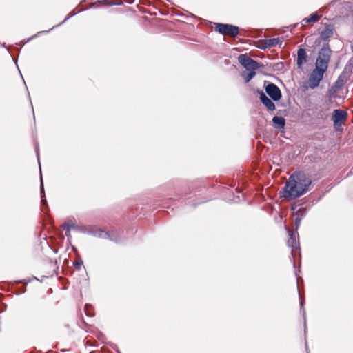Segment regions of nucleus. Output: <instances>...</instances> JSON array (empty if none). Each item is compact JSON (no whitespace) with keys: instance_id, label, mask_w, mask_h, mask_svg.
I'll use <instances>...</instances> for the list:
<instances>
[{"instance_id":"obj_1","label":"nucleus","mask_w":353,"mask_h":353,"mask_svg":"<svg viewBox=\"0 0 353 353\" xmlns=\"http://www.w3.org/2000/svg\"><path fill=\"white\" fill-rule=\"evenodd\" d=\"M312 184L311 179L303 172L299 171L292 174L285 183L281 196L292 200L303 195Z\"/></svg>"},{"instance_id":"obj_2","label":"nucleus","mask_w":353,"mask_h":353,"mask_svg":"<svg viewBox=\"0 0 353 353\" xmlns=\"http://www.w3.org/2000/svg\"><path fill=\"white\" fill-rule=\"evenodd\" d=\"M332 50L330 48V44H323L318 52L315 65H318L321 68L327 70L328 65L330 61Z\"/></svg>"},{"instance_id":"obj_3","label":"nucleus","mask_w":353,"mask_h":353,"mask_svg":"<svg viewBox=\"0 0 353 353\" xmlns=\"http://www.w3.org/2000/svg\"><path fill=\"white\" fill-rule=\"evenodd\" d=\"M326 71L327 70L325 68L315 65V68L312 71L309 77V87L310 89H314L319 86Z\"/></svg>"},{"instance_id":"obj_4","label":"nucleus","mask_w":353,"mask_h":353,"mask_svg":"<svg viewBox=\"0 0 353 353\" xmlns=\"http://www.w3.org/2000/svg\"><path fill=\"white\" fill-rule=\"evenodd\" d=\"M238 61L247 70H255L258 69L259 62L251 59L247 54H240L238 57Z\"/></svg>"},{"instance_id":"obj_5","label":"nucleus","mask_w":353,"mask_h":353,"mask_svg":"<svg viewBox=\"0 0 353 353\" xmlns=\"http://www.w3.org/2000/svg\"><path fill=\"white\" fill-rule=\"evenodd\" d=\"M267 94L274 101H278L281 99L282 94L279 87L273 83H268L265 87Z\"/></svg>"},{"instance_id":"obj_6","label":"nucleus","mask_w":353,"mask_h":353,"mask_svg":"<svg viewBox=\"0 0 353 353\" xmlns=\"http://www.w3.org/2000/svg\"><path fill=\"white\" fill-rule=\"evenodd\" d=\"M239 34V28L236 26L222 23V35L225 37L235 39Z\"/></svg>"},{"instance_id":"obj_7","label":"nucleus","mask_w":353,"mask_h":353,"mask_svg":"<svg viewBox=\"0 0 353 353\" xmlns=\"http://www.w3.org/2000/svg\"><path fill=\"white\" fill-rule=\"evenodd\" d=\"M335 28L333 24L325 23L324 28L320 32V39L323 41V44L329 43L330 39L333 37Z\"/></svg>"},{"instance_id":"obj_8","label":"nucleus","mask_w":353,"mask_h":353,"mask_svg":"<svg viewBox=\"0 0 353 353\" xmlns=\"http://www.w3.org/2000/svg\"><path fill=\"white\" fill-rule=\"evenodd\" d=\"M352 73V65L347 63L345 66L344 70L339 76L337 80L334 82V87L337 89L341 88L345 82L347 80L348 77Z\"/></svg>"},{"instance_id":"obj_9","label":"nucleus","mask_w":353,"mask_h":353,"mask_svg":"<svg viewBox=\"0 0 353 353\" xmlns=\"http://www.w3.org/2000/svg\"><path fill=\"white\" fill-rule=\"evenodd\" d=\"M347 117V113L346 111L340 109L334 110L332 114L334 126L336 128L337 126L341 125Z\"/></svg>"},{"instance_id":"obj_10","label":"nucleus","mask_w":353,"mask_h":353,"mask_svg":"<svg viewBox=\"0 0 353 353\" xmlns=\"http://www.w3.org/2000/svg\"><path fill=\"white\" fill-rule=\"evenodd\" d=\"M299 239V234L298 232L296 230L292 231L289 234V239L287 241V244L289 247L294 248V249H299V241L298 240Z\"/></svg>"},{"instance_id":"obj_11","label":"nucleus","mask_w":353,"mask_h":353,"mask_svg":"<svg viewBox=\"0 0 353 353\" xmlns=\"http://www.w3.org/2000/svg\"><path fill=\"white\" fill-rule=\"evenodd\" d=\"M259 98L261 102L268 108L269 110H274L275 105L273 103L272 99H270L268 97H267L263 92L261 91L259 92Z\"/></svg>"},{"instance_id":"obj_12","label":"nucleus","mask_w":353,"mask_h":353,"mask_svg":"<svg viewBox=\"0 0 353 353\" xmlns=\"http://www.w3.org/2000/svg\"><path fill=\"white\" fill-rule=\"evenodd\" d=\"M36 153H37V157L38 162H39V164L40 183H41L40 184V190H41V203H42L43 205H45V204H46V200L44 198L45 197L44 188H43V178H42L41 170V165H40V161H39V148H38L37 145L36 146Z\"/></svg>"},{"instance_id":"obj_13","label":"nucleus","mask_w":353,"mask_h":353,"mask_svg":"<svg viewBox=\"0 0 353 353\" xmlns=\"http://www.w3.org/2000/svg\"><path fill=\"white\" fill-rule=\"evenodd\" d=\"M307 54L304 48H299L297 51L296 65L301 68L302 65L306 62Z\"/></svg>"},{"instance_id":"obj_14","label":"nucleus","mask_w":353,"mask_h":353,"mask_svg":"<svg viewBox=\"0 0 353 353\" xmlns=\"http://www.w3.org/2000/svg\"><path fill=\"white\" fill-rule=\"evenodd\" d=\"M105 239H108L116 243H120L121 242V238L117 230H112L110 232L107 231V235L105 236Z\"/></svg>"},{"instance_id":"obj_15","label":"nucleus","mask_w":353,"mask_h":353,"mask_svg":"<svg viewBox=\"0 0 353 353\" xmlns=\"http://www.w3.org/2000/svg\"><path fill=\"white\" fill-rule=\"evenodd\" d=\"M272 123L279 130H283L285 125V120L281 116H274L272 118Z\"/></svg>"},{"instance_id":"obj_16","label":"nucleus","mask_w":353,"mask_h":353,"mask_svg":"<svg viewBox=\"0 0 353 353\" xmlns=\"http://www.w3.org/2000/svg\"><path fill=\"white\" fill-rule=\"evenodd\" d=\"M76 14V13H72L71 14H70L68 17H67L61 23L58 24V25H56V26H54L51 29L48 30H43V31H39L36 34L33 35L32 37H31L30 38L28 39L27 40V42L30 41V40L36 38L38 35H40L41 34H45V33H48L51 30L54 29V28L56 27H58L60 25L64 23L67 20H68L70 17L74 16Z\"/></svg>"},{"instance_id":"obj_17","label":"nucleus","mask_w":353,"mask_h":353,"mask_svg":"<svg viewBox=\"0 0 353 353\" xmlns=\"http://www.w3.org/2000/svg\"><path fill=\"white\" fill-rule=\"evenodd\" d=\"M281 43L280 38H272V39H268L264 40L265 45L263 47H261V48H271L274 46H276L279 45V43Z\"/></svg>"},{"instance_id":"obj_18","label":"nucleus","mask_w":353,"mask_h":353,"mask_svg":"<svg viewBox=\"0 0 353 353\" xmlns=\"http://www.w3.org/2000/svg\"><path fill=\"white\" fill-rule=\"evenodd\" d=\"M87 233L94 237H98L104 239H105V236L107 235V231H105L103 230H88L87 231Z\"/></svg>"},{"instance_id":"obj_19","label":"nucleus","mask_w":353,"mask_h":353,"mask_svg":"<svg viewBox=\"0 0 353 353\" xmlns=\"http://www.w3.org/2000/svg\"><path fill=\"white\" fill-rule=\"evenodd\" d=\"M221 191H222V195L223 194H224V195H228V197L226 198L227 200H228V201H235V198H234V195L233 191L232 190H230L229 188L223 187L222 185Z\"/></svg>"},{"instance_id":"obj_20","label":"nucleus","mask_w":353,"mask_h":353,"mask_svg":"<svg viewBox=\"0 0 353 353\" xmlns=\"http://www.w3.org/2000/svg\"><path fill=\"white\" fill-rule=\"evenodd\" d=\"M270 68L274 72H280L284 69V63L283 62L272 63L270 64Z\"/></svg>"},{"instance_id":"obj_21","label":"nucleus","mask_w":353,"mask_h":353,"mask_svg":"<svg viewBox=\"0 0 353 353\" xmlns=\"http://www.w3.org/2000/svg\"><path fill=\"white\" fill-rule=\"evenodd\" d=\"M320 16L317 13L312 14L309 17L304 18L303 21L306 23H310L319 21Z\"/></svg>"},{"instance_id":"obj_22","label":"nucleus","mask_w":353,"mask_h":353,"mask_svg":"<svg viewBox=\"0 0 353 353\" xmlns=\"http://www.w3.org/2000/svg\"><path fill=\"white\" fill-rule=\"evenodd\" d=\"M299 296H300V309H301V312H302L303 316L304 326H305L304 332L305 333L306 332V317H305V311L303 307L304 299L301 297L300 294H299Z\"/></svg>"},{"instance_id":"obj_23","label":"nucleus","mask_w":353,"mask_h":353,"mask_svg":"<svg viewBox=\"0 0 353 353\" xmlns=\"http://www.w3.org/2000/svg\"><path fill=\"white\" fill-rule=\"evenodd\" d=\"M304 216V213L301 210H299L296 212L295 225L296 229L300 225L301 219Z\"/></svg>"},{"instance_id":"obj_24","label":"nucleus","mask_w":353,"mask_h":353,"mask_svg":"<svg viewBox=\"0 0 353 353\" xmlns=\"http://www.w3.org/2000/svg\"><path fill=\"white\" fill-rule=\"evenodd\" d=\"M249 72L246 74H243V77H244V80L245 83H248L256 74L254 70H248Z\"/></svg>"},{"instance_id":"obj_25","label":"nucleus","mask_w":353,"mask_h":353,"mask_svg":"<svg viewBox=\"0 0 353 353\" xmlns=\"http://www.w3.org/2000/svg\"><path fill=\"white\" fill-rule=\"evenodd\" d=\"M63 229L69 228L70 230V229H77L78 227L72 220H68L65 223H63Z\"/></svg>"},{"instance_id":"obj_26","label":"nucleus","mask_w":353,"mask_h":353,"mask_svg":"<svg viewBox=\"0 0 353 353\" xmlns=\"http://www.w3.org/2000/svg\"><path fill=\"white\" fill-rule=\"evenodd\" d=\"M74 265L77 269H80V268L83 265V261L79 259V261H76Z\"/></svg>"},{"instance_id":"obj_27","label":"nucleus","mask_w":353,"mask_h":353,"mask_svg":"<svg viewBox=\"0 0 353 353\" xmlns=\"http://www.w3.org/2000/svg\"><path fill=\"white\" fill-rule=\"evenodd\" d=\"M85 312L86 315L88 316H93V314L92 312H90V311L88 310V305H85Z\"/></svg>"},{"instance_id":"obj_28","label":"nucleus","mask_w":353,"mask_h":353,"mask_svg":"<svg viewBox=\"0 0 353 353\" xmlns=\"http://www.w3.org/2000/svg\"><path fill=\"white\" fill-rule=\"evenodd\" d=\"M215 26V31L221 34V23H214Z\"/></svg>"},{"instance_id":"obj_29","label":"nucleus","mask_w":353,"mask_h":353,"mask_svg":"<svg viewBox=\"0 0 353 353\" xmlns=\"http://www.w3.org/2000/svg\"><path fill=\"white\" fill-rule=\"evenodd\" d=\"M65 230V236L68 239L71 238L70 230L69 228L64 229Z\"/></svg>"},{"instance_id":"obj_30","label":"nucleus","mask_w":353,"mask_h":353,"mask_svg":"<svg viewBox=\"0 0 353 353\" xmlns=\"http://www.w3.org/2000/svg\"><path fill=\"white\" fill-rule=\"evenodd\" d=\"M264 68V65H263L262 63H259V67H258V69H259V68Z\"/></svg>"},{"instance_id":"obj_31","label":"nucleus","mask_w":353,"mask_h":353,"mask_svg":"<svg viewBox=\"0 0 353 353\" xmlns=\"http://www.w3.org/2000/svg\"><path fill=\"white\" fill-rule=\"evenodd\" d=\"M305 349H306L307 353H309L308 352V350H307V343H305Z\"/></svg>"},{"instance_id":"obj_32","label":"nucleus","mask_w":353,"mask_h":353,"mask_svg":"<svg viewBox=\"0 0 353 353\" xmlns=\"http://www.w3.org/2000/svg\"><path fill=\"white\" fill-rule=\"evenodd\" d=\"M32 279L39 280L37 277L33 276Z\"/></svg>"}]
</instances>
